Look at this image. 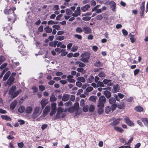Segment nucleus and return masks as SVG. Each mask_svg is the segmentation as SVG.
Returning <instances> with one entry per match:
<instances>
[{
	"label": "nucleus",
	"instance_id": "20e7f679",
	"mask_svg": "<svg viewBox=\"0 0 148 148\" xmlns=\"http://www.w3.org/2000/svg\"><path fill=\"white\" fill-rule=\"evenodd\" d=\"M50 110V107L49 106H47L45 107L43 111V113L37 119V121H40L41 120L43 119L45 117L47 116L48 113L49 112Z\"/></svg>",
	"mask_w": 148,
	"mask_h": 148
},
{
	"label": "nucleus",
	"instance_id": "cd10ccee",
	"mask_svg": "<svg viewBox=\"0 0 148 148\" xmlns=\"http://www.w3.org/2000/svg\"><path fill=\"white\" fill-rule=\"evenodd\" d=\"M10 71L7 72L5 74L4 76L3 80L5 81L8 78V77L10 75Z\"/></svg>",
	"mask_w": 148,
	"mask_h": 148
},
{
	"label": "nucleus",
	"instance_id": "423d86ee",
	"mask_svg": "<svg viewBox=\"0 0 148 148\" xmlns=\"http://www.w3.org/2000/svg\"><path fill=\"white\" fill-rule=\"evenodd\" d=\"M90 55L88 53L85 52L81 54V56L82 57L81 60L84 62L87 63L88 62Z\"/></svg>",
	"mask_w": 148,
	"mask_h": 148
},
{
	"label": "nucleus",
	"instance_id": "4468645a",
	"mask_svg": "<svg viewBox=\"0 0 148 148\" xmlns=\"http://www.w3.org/2000/svg\"><path fill=\"white\" fill-rule=\"evenodd\" d=\"M73 75H68L67 77V81L70 83H74L75 81V79H73Z\"/></svg>",
	"mask_w": 148,
	"mask_h": 148
},
{
	"label": "nucleus",
	"instance_id": "3c124183",
	"mask_svg": "<svg viewBox=\"0 0 148 148\" xmlns=\"http://www.w3.org/2000/svg\"><path fill=\"white\" fill-rule=\"evenodd\" d=\"M97 87L99 86H104L103 83L99 81L98 82L97 85Z\"/></svg>",
	"mask_w": 148,
	"mask_h": 148
},
{
	"label": "nucleus",
	"instance_id": "a211bd4d",
	"mask_svg": "<svg viewBox=\"0 0 148 148\" xmlns=\"http://www.w3.org/2000/svg\"><path fill=\"white\" fill-rule=\"evenodd\" d=\"M25 112L27 114L31 113L33 110V108L32 106L27 107L26 109H25Z\"/></svg>",
	"mask_w": 148,
	"mask_h": 148
},
{
	"label": "nucleus",
	"instance_id": "f3484780",
	"mask_svg": "<svg viewBox=\"0 0 148 148\" xmlns=\"http://www.w3.org/2000/svg\"><path fill=\"white\" fill-rule=\"evenodd\" d=\"M134 110L136 111L139 112H142L144 110L143 107L140 106H136L134 108Z\"/></svg>",
	"mask_w": 148,
	"mask_h": 148
},
{
	"label": "nucleus",
	"instance_id": "f8f14e48",
	"mask_svg": "<svg viewBox=\"0 0 148 148\" xmlns=\"http://www.w3.org/2000/svg\"><path fill=\"white\" fill-rule=\"evenodd\" d=\"M125 123L130 126H134V123L130 120V119L127 117H126L124 119Z\"/></svg>",
	"mask_w": 148,
	"mask_h": 148
},
{
	"label": "nucleus",
	"instance_id": "58836bf2",
	"mask_svg": "<svg viewBox=\"0 0 148 148\" xmlns=\"http://www.w3.org/2000/svg\"><path fill=\"white\" fill-rule=\"evenodd\" d=\"M112 8L113 9L112 10L113 12H115V11L116 3L114 1H112Z\"/></svg>",
	"mask_w": 148,
	"mask_h": 148
},
{
	"label": "nucleus",
	"instance_id": "bf43d9fd",
	"mask_svg": "<svg viewBox=\"0 0 148 148\" xmlns=\"http://www.w3.org/2000/svg\"><path fill=\"white\" fill-rule=\"evenodd\" d=\"M7 64L6 63H5L3 64L0 67V69H3L5 68L7 66Z\"/></svg>",
	"mask_w": 148,
	"mask_h": 148
},
{
	"label": "nucleus",
	"instance_id": "0e129e2a",
	"mask_svg": "<svg viewBox=\"0 0 148 148\" xmlns=\"http://www.w3.org/2000/svg\"><path fill=\"white\" fill-rule=\"evenodd\" d=\"M77 70L78 72H81L82 73H84V69L81 68H78L77 69Z\"/></svg>",
	"mask_w": 148,
	"mask_h": 148
},
{
	"label": "nucleus",
	"instance_id": "a18cd8bd",
	"mask_svg": "<svg viewBox=\"0 0 148 148\" xmlns=\"http://www.w3.org/2000/svg\"><path fill=\"white\" fill-rule=\"evenodd\" d=\"M117 105L116 103L112 104V110L113 111L116 108Z\"/></svg>",
	"mask_w": 148,
	"mask_h": 148
},
{
	"label": "nucleus",
	"instance_id": "4c0bfd02",
	"mask_svg": "<svg viewBox=\"0 0 148 148\" xmlns=\"http://www.w3.org/2000/svg\"><path fill=\"white\" fill-rule=\"evenodd\" d=\"M89 99L90 101L95 102L96 101V97L94 96H91L89 97Z\"/></svg>",
	"mask_w": 148,
	"mask_h": 148
},
{
	"label": "nucleus",
	"instance_id": "5fc2aeb1",
	"mask_svg": "<svg viewBox=\"0 0 148 148\" xmlns=\"http://www.w3.org/2000/svg\"><path fill=\"white\" fill-rule=\"evenodd\" d=\"M93 89V88L92 87L89 86L86 88V90L87 92H90Z\"/></svg>",
	"mask_w": 148,
	"mask_h": 148
},
{
	"label": "nucleus",
	"instance_id": "c756f323",
	"mask_svg": "<svg viewBox=\"0 0 148 148\" xmlns=\"http://www.w3.org/2000/svg\"><path fill=\"white\" fill-rule=\"evenodd\" d=\"M98 113L99 114H102L103 111V107L100 106L98 107Z\"/></svg>",
	"mask_w": 148,
	"mask_h": 148
},
{
	"label": "nucleus",
	"instance_id": "bb28decb",
	"mask_svg": "<svg viewBox=\"0 0 148 148\" xmlns=\"http://www.w3.org/2000/svg\"><path fill=\"white\" fill-rule=\"evenodd\" d=\"M104 94L107 98H109L111 96V93L110 91L106 90L104 92Z\"/></svg>",
	"mask_w": 148,
	"mask_h": 148
},
{
	"label": "nucleus",
	"instance_id": "1a4fd4ad",
	"mask_svg": "<svg viewBox=\"0 0 148 148\" xmlns=\"http://www.w3.org/2000/svg\"><path fill=\"white\" fill-rule=\"evenodd\" d=\"M48 103V101L47 99L45 98L42 99L40 102L41 108H42V109H43Z\"/></svg>",
	"mask_w": 148,
	"mask_h": 148
},
{
	"label": "nucleus",
	"instance_id": "4be33fe9",
	"mask_svg": "<svg viewBox=\"0 0 148 148\" xmlns=\"http://www.w3.org/2000/svg\"><path fill=\"white\" fill-rule=\"evenodd\" d=\"M14 80V77H10L8 80L7 81V83L9 85H11L13 84Z\"/></svg>",
	"mask_w": 148,
	"mask_h": 148
},
{
	"label": "nucleus",
	"instance_id": "393cba45",
	"mask_svg": "<svg viewBox=\"0 0 148 148\" xmlns=\"http://www.w3.org/2000/svg\"><path fill=\"white\" fill-rule=\"evenodd\" d=\"M58 41L57 40H55L53 42H50L49 43V45L51 47H55L57 45Z\"/></svg>",
	"mask_w": 148,
	"mask_h": 148
},
{
	"label": "nucleus",
	"instance_id": "a878e982",
	"mask_svg": "<svg viewBox=\"0 0 148 148\" xmlns=\"http://www.w3.org/2000/svg\"><path fill=\"white\" fill-rule=\"evenodd\" d=\"M92 12H95L96 13H100L101 12V10L100 9H97V6H95L92 10Z\"/></svg>",
	"mask_w": 148,
	"mask_h": 148
},
{
	"label": "nucleus",
	"instance_id": "49530a36",
	"mask_svg": "<svg viewBox=\"0 0 148 148\" xmlns=\"http://www.w3.org/2000/svg\"><path fill=\"white\" fill-rule=\"evenodd\" d=\"M77 46H73L71 49V51L72 52H75L77 50Z\"/></svg>",
	"mask_w": 148,
	"mask_h": 148
},
{
	"label": "nucleus",
	"instance_id": "72a5a7b5",
	"mask_svg": "<svg viewBox=\"0 0 148 148\" xmlns=\"http://www.w3.org/2000/svg\"><path fill=\"white\" fill-rule=\"evenodd\" d=\"M25 108L23 106H20L18 109V111L20 113L23 112L25 111Z\"/></svg>",
	"mask_w": 148,
	"mask_h": 148
},
{
	"label": "nucleus",
	"instance_id": "338daca9",
	"mask_svg": "<svg viewBox=\"0 0 148 148\" xmlns=\"http://www.w3.org/2000/svg\"><path fill=\"white\" fill-rule=\"evenodd\" d=\"M24 145V144L23 142L19 143H18V146L20 148H23Z\"/></svg>",
	"mask_w": 148,
	"mask_h": 148
},
{
	"label": "nucleus",
	"instance_id": "f257e3e1",
	"mask_svg": "<svg viewBox=\"0 0 148 148\" xmlns=\"http://www.w3.org/2000/svg\"><path fill=\"white\" fill-rule=\"evenodd\" d=\"M43 109L40 106H35L34 109L32 114V118L33 119H37L38 118L37 117L41 114Z\"/></svg>",
	"mask_w": 148,
	"mask_h": 148
},
{
	"label": "nucleus",
	"instance_id": "603ef678",
	"mask_svg": "<svg viewBox=\"0 0 148 148\" xmlns=\"http://www.w3.org/2000/svg\"><path fill=\"white\" fill-rule=\"evenodd\" d=\"M58 23V22H54L53 21L50 20L48 22V25H53L54 24H57Z\"/></svg>",
	"mask_w": 148,
	"mask_h": 148
},
{
	"label": "nucleus",
	"instance_id": "39448f33",
	"mask_svg": "<svg viewBox=\"0 0 148 148\" xmlns=\"http://www.w3.org/2000/svg\"><path fill=\"white\" fill-rule=\"evenodd\" d=\"M64 113L63 112V109L61 107H59L57 110V112L55 117V119L63 118L65 116Z\"/></svg>",
	"mask_w": 148,
	"mask_h": 148
},
{
	"label": "nucleus",
	"instance_id": "2eb2a0df",
	"mask_svg": "<svg viewBox=\"0 0 148 148\" xmlns=\"http://www.w3.org/2000/svg\"><path fill=\"white\" fill-rule=\"evenodd\" d=\"M17 101L15 100L11 104L10 107V108L12 110H14L15 108L17 103Z\"/></svg>",
	"mask_w": 148,
	"mask_h": 148
},
{
	"label": "nucleus",
	"instance_id": "864d4df0",
	"mask_svg": "<svg viewBox=\"0 0 148 148\" xmlns=\"http://www.w3.org/2000/svg\"><path fill=\"white\" fill-rule=\"evenodd\" d=\"M95 66H96L98 67L100 66L101 64V62L99 61H97L95 63Z\"/></svg>",
	"mask_w": 148,
	"mask_h": 148
},
{
	"label": "nucleus",
	"instance_id": "9d476101",
	"mask_svg": "<svg viewBox=\"0 0 148 148\" xmlns=\"http://www.w3.org/2000/svg\"><path fill=\"white\" fill-rule=\"evenodd\" d=\"M111 81L110 80L107 79H104L103 80V82L105 84H108L107 87V89L109 90H110L111 89V87L109 86L111 85Z\"/></svg>",
	"mask_w": 148,
	"mask_h": 148
},
{
	"label": "nucleus",
	"instance_id": "5701e85b",
	"mask_svg": "<svg viewBox=\"0 0 148 148\" xmlns=\"http://www.w3.org/2000/svg\"><path fill=\"white\" fill-rule=\"evenodd\" d=\"M44 30L47 33H51L52 31V29L49 26H47L44 28Z\"/></svg>",
	"mask_w": 148,
	"mask_h": 148
},
{
	"label": "nucleus",
	"instance_id": "052dcab7",
	"mask_svg": "<svg viewBox=\"0 0 148 148\" xmlns=\"http://www.w3.org/2000/svg\"><path fill=\"white\" fill-rule=\"evenodd\" d=\"M91 18L90 16H85L82 18V20L85 21H88Z\"/></svg>",
	"mask_w": 148,
	"mask_h": 148
},
{
	"label": "nucleus",
	"instance_id": "6e6d98bb",
	"mask_svg": "<svg viewBox=\"0 0 148 148\" xmlns=\"http://www.w3.org/2000/svg\"><path fill=\"white\" fill-rule=\"evenodd\" d=\"M140 71V70L139 69H136L134 71V75H137L138 74Z\"/></svg>",
	"mask_w": 148,
	"mask_h": 148
},
{
	"label": "nucleus",
	"instance_id": "6e6552de",
	"mask_svg": "<svg viewBox=\"0 0 148 148\" xmlns=\"http://www.w3.org/2000/svg\"><path fill=\"white\" fill-rule=\"evenodd\" d=\"M79 108V105L78 103H75L74 107H72L68 109L69 112H71L74 110H77Z\"/></svg>",
	"mask_w": 148,
	"mask_h": 148
},
{
	"label": "nucleus",
	"instance_id": "c03bdc74",
	"mask_svg": "<svg viewBox=\"0 0 148 148\" xmlns=\"http://www.w3.org/2000/svg\"><path fill=\"white\" fill-rule=\"evenodd\" d=\"M64 38V37L62 36H58L56 38V39L59 40H62Z\"/></svg>",
	"mask_w": 148,
	"mask_h": 148
},
{
	"label": "nucleus",
	"instance_id": "9b49d317",
	"mask_svg": "<svg viewBox=\"0 0 148 148\" xmlns=\"http://www.w3.org/2000/svg\"><path fill=\"white\" fill-rule=\"evenodd\" d=\"M84 77L86 79V80L87 82L90 83H91L93 82L94 79V77L92 75L89 76L87 78V75H84Z\"/></svg>",
	"mask_w": 148,
	"mask_h": 148
},
{
	"label": "nucleus",
	"instance_id": "6ab92c4d",
	"mask_svg": "<svg viewBox=\"0 0 148 148\" xmlns=\"http://www.w3.org/2000/svg\"><path fill=\"white\" fill-rule=\"evenodd\" d=\"M1 117L3 119L8 121H10L11 120L9 116L6 115H2L1 116Z\"/></svg>",
	"mask_w": 148,
	"mask_h": 148
},
{
	"label": "nucleus",
	"instance_id": "7ed1b4c3",
	"mask_svg": "<svg viewBox=\"0 0 148 148\" xmlns=\"http://www.w3.org/2000/svg\"><path fill=\"white\" fill-rule=\"evenodd\" d=\"M16 9V8L15 7H13L12 8H10L9 9H6L5 10L4 12L5 14L6 15H8L9 14V12H10V11L12 10V13H13L12 15H13L14 17H12V18H8V21H13L12 23H13L15 21V18H16V16H15V14H14V11Z\"/></svg>",
	"mask_w": 148,
	"mask_h": 148
},
{
	"label": "nucleus",
	"instance_id": "680f3d73",
	"mask_svg": "<svg viewBox=\"0 0 148 148\" xmlns=\"http://www.w3.org/2000/svg\"><path fill=\"white\" fill-rule=\"evenodd\" d=\"M55 50L56 52H58V53H60L62 51H64V49H61L59 48H56L55 49Z\"/></svg>",
	"mask_w": 148,
	"mask_h": 148
},
{
	"label": "nucleus",
	"instance_id": "09e8293b",
	"mask_svg": "<svg viewBox=\"0 0 148 148\" xmlns=\"http://www.w3.org/2000/svg\"><path fill=\"white\" fill-rule=\"evenodd\" d=\"M103 18V16L101 14H99L95 17V19L97 20H101Z\"/></svg>",
	"mask_w": 148,
	"mask_h": 148
},
{
	"label": "nucleus",
	"instance_id": "7c9ffc66",
	"mask_svg": "<svg viewBox=\"0 0 148 148\" xmlns=\"http://www.w3.org/2000/svg\"><path fill=\"white\" fill-rule=\"evenodd\" d=\"M75 64L76 65H78L79 66L82 67H84L85 66V64L81 62H76Z\"/></svg>",
	"mask_w": 148,
	"mask_h": 148
},
{
	"label": "nucleus",
	"instance_id": "f704fd0d",
	"mask_svg": "<svg viewBox=\"0 0 148 148\" xmlns=\"http://www.w3.org/2000/svg\"><path fill=\"white\" fill-rule=\"evenodd\" d=\"M121 120L120 118L114 121L112 123V125H118L120 122V121Z\"/></svg>",
	"mask_w": 148,
	"mask_h": 148
},
{
	"label": "nucleus",
	"instance_id": "69168bd1",
	"mask_svg": "<svg viewBox=\"0 0 148 148\" xmlns=\"http://www.w3.org/2000/svg\"><path fill=\"white\" fill-rule=\"evenodd\" d=\"M74 36L75 37L79 40H81L82 38V36L81 35H80L76 34Z\"/></svg>",
	"mask_w": 148,
	"mask_h": 148
},
{
	"label": "nucleus",
	"instance_id": "e433bc0d",
	"mask_svg": "<svg viewBox=\"0 0 148 148\" xmlns=\"http://www.w3.org/2000/svg\"><path fill=\"white\" fill-rule=\"evenodd\" d=\"M77 80L82 82H84L85 81V78L83 77H78L77 78Z\"/></svg>",
	"mask_w": 148,
	"mask_h": 148
},
{
	"label": "nucleus",
	"instance_id": "ea45409f",
	"mask_svg": "<svg viewBox=\"0 0 148 148\" xmlns=\"http://www.w3.org/2000/svg\"><path fill=\"white\" fill-rule=\"evenodd\" d=\"M111 110V108L110 106H107L105 108V112L107 114H108Z\"/></svg>",
	"mask_w": 148,
	"mask_h": 148
},
{
	"label": "nucleus",
	"instance_id": "79ce46f5",
	"mask_svg": "<svg viewBox=\"0 0 148 148\" xmlns=\"http://www.w3.org/2000/svg\"><path fill=\"white\" fill-rule=\"evenodd\" d=\"M5 58L3 56H0V65L5 60Z\"/></svg>",
	"mask_w": 148,
	"mask_h": 148
},
{
	"label": "nucleus",
	"instance_id": "412c9836",
	"mask_svg": "<svg viewBox=\"0 0 148 148\" xmlns=\"http://www.w3.org/2000/svg\"><path fill=\"white\" fill-rule=\"evenodd\" d=\"M90 8V5H86L82 7L81 8V9L83 11L85 12L87 10Z\"/></svg>",
	"mask_w": 148,
	"mask_h": 148
},
{
	"label": "nucleus",
	"instance_id": "0eeeda50",
	"mask_svg": "<svg viewBox=\"0 0 148 148\" xmlns=\"http://www.w3.org/2000/svg\"><path fill=\"white\" fill-rule=\"evenodd\" d=\"M106 101V98L104 96H101L99 100V101L97 103V106H101L104 107V104L105 103Z\"/></svg>",
	"mask_w": 148,
	"mask_h": 148
},
{
	"label": "nucleus",
	"instance_id": "c9c22d12",
	"mask_svg": "<svg viewBox=\"0 0 148 148\" xmlns=\"http://www.w3.org/2000/svg\"><path fill=\"white\" fill-rule=\"evenodd\" d=\"M125 103H124L122 102L121 104L118 106V107L119 108L121 109H123L125 108Z\"/></svg>",
	"mask_w": 148,
	"mask_h": 148
},
{
	"label": "nucleus",
	"instance_id": "8fccbe9b",
	"mask_svg": "<svg viewBox=\"0 0 148 148\" xmlns=\"http://www.w3.org/2000/svg\"><path fill=\"white\" fill-rule=\"evenodd\" d=\"M56 104L54 103H53L51 104V109L56 110Z\"/></svg>",
	"mask_w": 148,
	"mask_h": 148
},
{
	"label": "nucleus",
	"instance_id": "c85d7f7f",
	"mask_svg": "<svg viewBox=\"0 0 148 148\" xmlns=\"http://www.w3.org/2000/svg\"><path fill=\"white\" fill-rule=\"evenodd\" d=\"M80 12L75 10L74 13H72V16L74 17H77L80 14Z\"/></svg>",
	"mask_w": 148,
	"mask_h": 148
},
{
	"label": "nucleus",
	"instance_id": "a19ab883",
	"mask_svg": "<svg viewBox=\"0 0 148 148\" xmlns=\"http://www.w3.org/2000/svg\"><path fill=\"white\" fill-rule=\"evenodd\" d=\"M83 31V29H82L79 27H77L76 29V32L78 33H81Z\"/></svg>",
	"mask_w": 148,
	"mask_h": 148
},
{
	"label": "nucleus",
	"instance_id": "13d9d810",
	"mask_svg": "<svg viewBox=\"0 0 148 148\" xmlns=\"http://www.w3.org/2000/svg\"><path fill=\"white\" fill-rule=\"evenodd\" d=\"M98 75L101 77H103L105 76V74L103 72H101L98 74Z\"/></svg>",
	"mask_w": 148,
	"mask_h": 148
},
{
	"label": "nucleus",
	"instance_id": "473e14b6",
	"mask_svg": "<svg viewBox=\"0 0 148 148\" xmlns=\"http://www.w3.org/2000/svg\"><path fill=\"white\" fill-rule=\"evenodd\" d=\"M142 121L146 126H148V120L147 118H143L142 119Z\"/></svg>",
	"mask_w": 148,
	"mask_h": 148
},
{
	"label": "nucleus",
	"instance_id": "2f4dec72",
	"mask_svg": "<svg viewBox=\"0 0 148 148\" xmlns=\"http://www.w3.org/2000/svg\"><path fill=\"white\" fill-rule=\"evenodd\" d=\"M57 98L55 97L54 95H52L50 98V101L51 102L56 101L57 100Z\"/></svg>",
	"mask_w": 148,
	"mask_h": 148
},
{
	"label": "nucleus",
	"instance_id": "ddd939ff",
	"mask_svg": "<svg viewBox=\"0 0 148 148\" xmlns=\"http://www.w3.org/2000/svg\"><path fill=\"white\" fill-rule=\"evenodd\" d=\"M83 32L86 34H90L91 32V29L88 27H85L83 29Z\"/></svg>",
	"mask_w": 148,
	"mask_h": 148
},
{
	"label": "nucleus",
	"instance_id": "f03ea898",
	"mask_svg": "<svg viewBox=\"0 0 148 148\" xmlns=\"http://www.w3.org/2000/svg\"><path fill=\"white\" fill-rule=\"evenodd\" d=\"M16 89V86H13L9 90V93L11 95V97L12 98H14L16 97L21 92V89L15 91Z\"/></svg>",
	"mask_w": 148,
	"mask_h": 148
},
{
	"label": "nucleus",
	"instance_id": "37998d69",
	"mask_svg": "<svg viewBox=\"0 0 148 148\" xmlns=\"http://www.w3.org/2000/svg\"><path fill=\"white\" fill-rule=\"evenodd\" d=\"M95 110V107L93 105H91L90 106L89 108V111L90 112H93Z\"/></svg>",
	"mask_w": 148,
	"mask_h": 148
},
{
	"label": "nucleus",
	"instance_id": "dca6fc26",
	"mask_svg": "<svg viewBox=\"0 0 148 148\" xmlns=\"http://www.w3.org/2000/svg\"><path fill=\"white\" fill-rule=\"evenodd\" d=\"M120 89V87L118 84H116L113 86V89L112 90V92L113 93H116L119 92Z\"/></svg>",
	"mask_w": 148,
	"mask_h": 148
},
{
	"label": "nucleus",
	"instance_id": "b1692460",
	"mask_svg": "<svg viewBox=\"0 0 148 148\" xmlns=\"http://www.w3.org/2000/svg\"><path fill=\"white\" fill-rule=\"evenodd\" d=\"M69 98V95L65 94L62 97V100L64 101H66L68 100Z\"/></svg>",
	"mask_w": 148,
	"mask_h": 148
},
{
	"label": "nucleus",
	"instance_id": "774afa93",
	"mask_svg": "<svg viewBox=\"0 0 148 148\" xmlns=\"http://www.w3.org/2000/svg\"><path fill=\"white\" fill-rule=\"evenodd\" d=\"M122 31L123 34L124 36H127V35L128 32L126 30L123 29H122Z\"/></svg>",
	"mask_w": 148,
	"mask_h": 148
},
{
	"label": "nucleus",
	"instance_id": "4d7b16f0",
	"mask_svg": "<svg viewBox=\"0 0 148 148\" xmlns=\"http://www.w3.org/2000/svg\"><path fill=\"white\" fill-rule=\"evenodd\" d=\"M52 27L57 30H59L60 29V26L57 25H54L52 26Z\"/></svg>",
	"mask_w": 148,
	"mask_h": 148
},
{
	"label": "nucleus",
	"instance_id": "e2e57ef3",
	"mask_svg": "<svg viewBox=\"0 0 148 148\" xmlns=\"http://www.w3.org/2000/svg\"><path fill=\"white\" fill-rule=\"evenodd\" d=\"M66 13L68 15H70L72 13L71 10L69 9H67L66 10Z\"/></svg>",
	"mask_w": 148,
	"mask_h": 148
},
{
	"label": "nucleus",
	"instance_id": "de8ad7c7",
	"mask_svg": "<svg viewBox=\"0 0 148 148\" xmlns=\"http://www.w3.org/2000/svg\"><path fill=\"white\" fill-rule=\"evenodd\" d=\"M88 106L87 105L84 106L83 108V110L84 112H86L88 111Z\"/></svg>",
	"mask_w": 148,
	"mask_h": 148
},
{
	"label": "nucleus",
	"instance_id": "aec40b11",
	"mask_svg": "<svg viewBox=\"0 0 148 148\" xmlns=\"http://www.w3.org/2000/svg\"><path fill=\"white\" fill-rule=\"evenodd\" d=\"M114 129L116 131L120 132L121 133H122L124 131V130L123 129H122L121 127L118 126L114 127Z\"/></svg>",
	"mask_w": 148,
	"mask_h": 148
}]
</instances>
